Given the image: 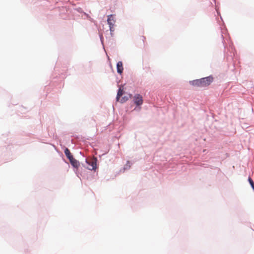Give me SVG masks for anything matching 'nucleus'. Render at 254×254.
<instances>
[{"label":"nucleus","instance_id":"11","mask_svg":"<svg viewBox=\"0 0 254 254\" xmlns=\"http://www.w3.org/2000/svg\"><path fill=\"white\" fill-rule=\"evenodd\" d=\"M145 39L146 38L144 36H142L140 37V40H141L143 43H144Z\"/></svg>","mask_w":254,"mask_h":254},{"label":"nucleus","instance_id":"6","mask_svg":"<svg viewBox=\"0 0 254 254\" xmlns=\"http://www.w3.org/2000/svg\"><path fill=\"white\" fill-rule=\"evenodd\" d=\"M71 164L75 168H78L79 166V162L74 158L69 160Z\"/></svg>","mask_w":254,"mask_h":254},{"label":"nucleus","instance_id":"3","mask_svg":"<svg viewBox=\"0 0 254 254\" xmlns=\"http://www.w3.org/2000/svg\"><path fill=\"white\" fill-rule=\"evenodd\" d=\"M108 24L109 25L110 30L111 32L114 31V26L115 23V20L112 14L108 16L107 19Z\"/></svg>","mask_w":254,"mask_h":254},{"label":"nucleus","instance_id":"2","mask_svg":"<svg viewBox=\"0 0 254 254\" xmlns=\"http://www.w3.org/2000/svg\"><path fill=\"white\" fill-rule=\"evenodd\" d=\"M86 162L88 165L87 168L90 170H95L96 168L97 159L90 158L86 159Z\"/></svg>","mask_w":254,"mask_h":254},{"label":"nucleus","instance_id":"8","mask_svg":"<svg viewBox=\"0 0 254 254\" xmlns=\"http://www.w3.org/2000/svg\"><path fill=\"white\" fill-rule=\"evenodd\" d=\"M123 93H124L123 88L122 87H120L119 89V90H118V92L117 93V95L116 98H117V101H119L120 98L121 96H122L123 95Z\"/></svg>","mask_w":254,"mask_h":254},{"label":"nucleus","instance_id":"7","mask_svg":"<svg viewBox=\"0 0 254 254\" xmlns=\"http://www.w3.org/2000/svg\"><path fill=\"white\" fill-rule=\"evenodd\" d=\"M64 153L67 157V158L70 160V159H72L73 158V156L72 155L71 153H70L69 150L68 148H65L64 150Z\"/></svg>","mask_w":254,"mask_h":254},{"label":"nucleus","instance_id":"9","mask_svg":"<svg viewBox=\"0 0 254 254\" xmlns=\"http://www.w3.org/2000/svg\"><path fill=\"white\" fill-rule=\"evenodd\" d=\"M128 97H127V96H124L120 100V102L121 103H124L126 101H127V100H128Z\"/></svg>","mask_w":254,"mask_h":254},{"label":"nucleus","instance_id":"4","mask_svg":"<svg viewBox=\"0 0 254 254\" xmlns=\"http://www.w3.org/2000/svg\"><path fill=\"white\" fill-rule=\"evenodd\" d=\"M133 101L136 106H140L143 103L142 96L139 94H136L133 96Z\"/></svg>","mask_w":254,"mask_h":254},{"label":"nucleus","instance_id":"10","mask_svg":"<svg viewBox=\"0 0 254 254\" xmlns=\"http://www.w3.org/2000/svg\"><path fill=\"white\" fill-rule=\"evenodd\" d=\"M248 180H249V182H250V184H251V186L254 189V183L253 180L250 177H249Z\"/></svg>","mask_w":254,"mask_h":254},{"label":"nucleus","instance_id":"1","mask_svg":"<svg viewBox=\"0 0 254 254\" xmlns=\"http://www.w3.org/2000/svg\"><path fill=\"white\" fill-rule=\"evenodd\" d=\"M213 81V78L210 76L202 78L199 79L194 80L190 82L193 86L199 87H204L208 86Z\"/></svg>","mask_w":254,"mask_h":254},{"label":"nucleus","instance_id":"5","mask_svg":"<svg viewBox=\"0 0 254 254\" xmlns=\"http://www.w3.org/2000/svg\"><path fill=\"white\" fill-rule=\"evenodd\" d=\"M117 72L119 73H120V74L122 73L123 70H124V67H123V63L122 62L120 61V62H118V63L117 64Z\"/></svg>","mask_w":254,"mask_h":254}]
</instances>
